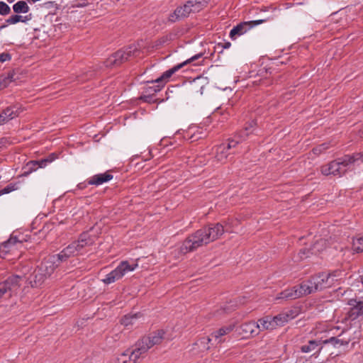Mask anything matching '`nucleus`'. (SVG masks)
<instances>
[{"instance_id": "41", "label": "nucleus", "mask_w": 363, "mask_h": 363, "mask_svg": "<svg viewBox=\"0 0 363 363\" xmlns=\"http://www.w3.org/2000/svg\"><path fill=\"white\" fill-rule=\"evenodd\" d=\"M11 58V55L6 52L0 54V62H4L10 60Z\"/></svg>"}, {"instance_id": "14", "label": "nucleus", "mask_w": 363, "mask_h": 363, "mask_svg": "<svg viewBox=\"0 0 363 363\" xmlns=\"http://www.w3.org/2000/svg\"><path fill=\"white\" fill-rule=\"evenodd\" d=\"M307 292L305 288L302 287V283L300 285L295 286L290 289H286L280 292L276 299H296L303 296H306Z\"/></svg>"}, {"instance_id": "13", "label": "nucleus", "mask_w": 363, "mask_h": 363, "mask_svg": "<svg viewBox=\"0 0 363 363\" xmlns=\"http://www.w3.org/2000/svg\"><path fill=\"white\" fill-rule=\"evenodd\" d=\"M349 310L347 312V318L351 320L363 318V300L360 298H351L348 301Z\"/></svg>"}, {"instance_id": "49", "label": "nucleus", "mask_w": 363, "mask_h": 363, "mask_svg": "<svg viewBox=\"0 0 363 363\" xmlns=\"http://www.w3.org/2000/svg\"><path fill=\"white\" fill-rule=\"evenodd\" d=\"M359 135L361 138H363V129L359 130Z\"/></svg>"}, {"instance_id": "8", "label": "nucleus", "mask_w": 363, "mask_h": 363, "mask_svg": "<svg viewBox=\"0 0 363 363\" xmlns=\"http://www.w3.org/2000/svg\"><path fill=\"white\" fill-rule=\"evenodd\" d=\"M240 141L235 139H228L227 143H222L216 147L215 159L221 163L227 162L231 155L238 153V147Z\"/></svg>"}, {"instance_id": "26", "label": "nucleus", "mask_w": 363, "mask_h": 363, "mask_svg": "<svg viewBox=\"0 0 363 363\" xmlns=\"http://www.w3.org/2000/svg\"><path fill=\"white\" fill-rule=\"evenodd\" d=\"M113 363H136V362L132 359L131 353L128 350L118 355Z\"/></svg>"}, {"instance_id": "4", "label": "nucleus", "mask_w": 363, "mask_h": 363, "mask_svg": "<svg viewBox=\"0 0 363 363\" xmlns=\"http://www.w3.org/2000/svg\"><path fill=\"white\" fill-rule=\"evenodd\" d=\"M340 271H334L331 273H322L317 276L312 277L306 281L302 282V287L305 288L307 294L315 293L326 288H329L337 281L340 276Z\"/></svg>"}, {"instance_id": "19", "label": "nucleus", "mask_w": 363, "mask_h": 363, "mask_svg": "<svg viewBox=\"0 0 363 363\" xmlns=\"http://www.w3.org/2000/svg\"><path fill=\"white\" fill-rule=\"evenodd\" d=\"M112 179L113 175L111 174L108 172H106L104 174H98L94 175L87 180V183L89 185L99 186L111 180Z\"/></svg>"}, {"instance_id": "9", "label": "nucleus", "mask_w": 363, "mask_h": 363, "mask_svg": "<svg viewBox=\"0 0 363 363\" xmlns=\"http://www.w3.org/2000/svg\"><path fill=\"white\" fill-rule=\"evenodd\" d=\"M138 52V49L136 45H131L124 50H121L116 52L110 56L106 61V67L119 66L130 57L135 56Z\"/></svg>"}, {"instance_id": "44", "label": "nucleus", "mask_w": 363, "mask_h": 363, "mask_svg": "<svg viewBox=\"0 0 363 363\" xmlns=\"http://www.w3.org/2000/svg\"><path fill=\"white\" fill-rule=\"evenodd\" d=\"M72 244L75 247L76 250H77V254H80L83 248L82 245H80L79 242L77 240H75L72 242Z\"/></svg>"}, {"instance_id": "37", "label": "nucleus", "mask_w": 363, "mask_h": 363, "mask_svg": "<svg viewBox=\"0 0 363 363\" xmlns=\"http://www.w3.org/2000/svg\"><path fill=\"white\" fill-rule=\"evenodd\" d=\"M11 12L10 7L4 1H0V14L2 16L8 15Z\"/></svg>"}, {"instance_id": "24", "label": "nucleus", "mask_w": 363, "mask_h": 363, "mask_svg": "<svg viewBox=\"0 0 363 363\" xmlns=\"http://www.w3.org/2000/svg\"><path fill=\"white\" fill-rule=\"evenodd\" d=\"M294 318L293 315H289L288 312L279 313L274 317H272V322L276 324V328L284 325L289 320Z\"/></svg>"}, {"instance_id": "22", "label": "nucleus", "mask_w": 363, "mask_h": 363, "mask_svg": "<svg viewBox=\"0 0 363 363\" xmlns=\"http://www.w3.org/2000/svg\"><path fill=\"white\" fill-rule=\"evenodd\" d=\"M257 324L259 325V332L267 330H274L276 324H274L271 316H266L258 320Z\"/></svg>"}, {"instance_id": "5", "label": "nucleus", "mask_w": 363, "mask_h": 363, "mask_svg": "<svg viewBox=\"0 0 363 363\" xmlns=\"http://www.w3.org/2000/svg\"><path fill=\"white\" fill-rule=\"evenodd\" d=\"M202 56L203 53H199L197 55H195L191 58L184 61V62L180 63L173 67L172 68L168 69L167 71L164 72L161 77H158L155 81H152V83H157V84L147 86L145 91V94L153 96L154 94L160 91L162 89V88L164 86L166 82L168 81V79L172 77L173 74H174L177 71L183 67L185 65L192 62L201 58Z\"/></svg>"}, {"instance_id": "51", "label": "nucleus", "mask_w": 363, "mask_h": 363, "mask_svg": "<svg viewBox=\"0 0 363 363\" xmlns=\"http://www.w3.org/2000/svg\"><path fill=\"white\" fill-rule=\"evenodd\" d=\"M15 0H7L9 3H13Z\"/></svg>"}, {"instance_id": "6", "label": "nucleus", "mask_w": 363, "mask_h": 363, "mask_svg": "<svg viewBox=\"0 0 363 363\" xmlns=\"http://www.w3.org/2000/svg\"><path fill=\"white\" fill-rule=\"evenodd\" d=\"M203 4L197 0H190L182 6L177 7L175 11L169 14L168 21L171 23L188 17L191 13H196L203 9Z\"/></svg>"}, {"instance_id": "30", "label": "nucleus", "mask_w": 363, "mask_h": 363, "mask_svg": "<svg viewBox=\"0 0 363 363\" xmlns=\"http://www.w3.org/2000/svg\"><path fill=\"white\" fill-rule=\"evenodd\" d=\"M29 9V6L24 1H18L13 6V10L16 13H28Z\"/></svg>"}, {"instance_id": "10", "label": "nucleus", "mask_w": 363, "mask_h": 363, "mask_svg": "<svg viewBox=\"0 0 363 363\" xmlns=\"http://www.w3.org/2000/svg\"><path fill=\"white\" fill-rule=\"evenodd\" d=\"M137 267V263L130 264L128 261H122L114 270L106 275L102 281L105 284L114 283L121 279L126 273L133 271Z\"/></svg>"}, {"instance_id": "52", "label": "nucleus", "mask_w": 363, "mask_h": 363, "mask_svg": "<svg viewBox=\"0 0 363 363\" xmlns=\"http://www.w3.org/2000/svg\"><path fill=\"white\" fill-rule=\"evenodd\" d=\"M78 186H79V188H83V186H82V184H80Z\"/></svg>"}, {"instance_id": "47", "label": "nucleus", "mask_w": 363, "mask_h": 363, "mask_svg": "<svg viewBox=\"0 0 363 363\" xmlns=\"http://www.w3.org/2000/svg\"><path fill=\"white\" fill-rule=\"evenodd\" d=\"M230 45H231V43H229V42H225V43H219L218 45V47L221 46L222 48H223V49H228V48H229L230 47Z\"/></svg>"}, {"instance_id": "17", "label": "nucleus", "mask_w": 363, "mask_h": 363, "mask_svg": "<svg viewBox=\"0 0 363 363\" xmlns=\"http://www.w3.org/2000/svg\"><path fill=\"white\" fill-rule=\"evenodd\" d=\"M239 333L245 338L256 336L259 333V325L254 321L245 323L240 326Z\"/></svg>"}, {"instance_id": "38", "label": "nucleus", "mask_w": 363, "mask_h": 363, "mask_svg": "<svg viewBox=\"0 0 363 363\" xmlns=\"http://www.w3.org/2000/svg\"><path fill=\"white\" fill-rule=\"evenodd\" d=\"M328 149V145L326 144H321L313 149V152L314 155H319L325 150Z\"/></svg>"}, {"instance_id": "16", "label": "nucleus", "mask_w": 363, "mask_h": 363, "mask_svg": "<svg viewBox=\"0 0 363 363\" xmlns=\"http://www.w3.org/2000/svg\"><path fill=\"white\" fill-rule=\"evenodd\" d=\"M22 112V108L18 106H9L0 113V125H3L9 121L18 117Z\"/></svg>"}, {"instance_id": "15", "label": "nucleus", "mask_w": 363, "mask_h": 363, "mask_svg": "<svg viewBox=\"0 0 363 363\" xmlns=\"http://www.w3.org/2000/svg\"><path fill=\"white\" fill-rule=\"evenodd\" d=\"M60 263L57 255H52L45 257L38 267L50 277Z\"/></svg>"}, {"instance_id": "27", "label": "nucleus", "mask_w": 363, "mask_h": 363, "mask_svg": "<svg viewBox=\"0 0 363 363\" xmlns=\"http://www.w3.org/2000/svg\"><path fill=\"white\" fill-rule=\"evenodd\" d=\"M31 19V14L26 16H22L18 14L13 15L10 16L9 18L6 20V23L7 25L9 24H16L18 22H23L26 23L28 21H30Z\"/></svg>"}, {"instance_id": "36", "label": "nucleus", "mask_w": 363, "mask_h": 363, "mask_svg": "<svg viewBox=\"0 0 363 363\" xmlns=\"http://www.w3.org/2000/svg\"><path fill=\"white\" fill-rule=\"evenodd\" d=\"M38 163L37 160H32L27 163L26 174L31 173L33 171H35L38 169Z\"/></svg>"}, {"instance_id": "39", "label": "nucleus", "mask_w": 363, "mask_h": 363, "mask_svg": "<svg viewBox=\"0 0 363 363\" xmlns=\"http://www.w3.org/2000/svg\"><path fill=\"white\" fill-rule=\"evenodd\" d=\"M236 307L235 304H233L232 302H230L228 306H225L222 308L224 313H229L233 310H235Z\"/></svg>"}, {"instance_id": "29", "label": "nucleus", "mask_w": 363, "mask_h": 363, "mask_svg": "<svg viewBox=\"0 0 363 363\" xmlns=\"http://www.w3.org/2000/svg\"><path fill=\"white\" fill-rule=\"evenodd\" d=\"M213 340L212 337H202L196 342L195 345H197L201 351L208 350L210 349L209 343Z\"/></svg>"}, {"instance_id": "3", "label": "nucleus", "mask_w": 363, "mask_h": 363, "mask_svg": "<svg viewBox=\"0 0 363 363\" xmlns=\"http://www.w3.org/2000/svg\"><path fill=\"white\" fill-rule=\"evenodd\" d=\"M164 334L163 330H157L139 339L133 345V349L130 351L132 359L137 362L140 359L145 357L150 348L162 342Z\"/></svg>"}, {"instance_id": "34", "label": "nucleus", "mask_w": 363, "mask_h": 363, "mask_svg": "<svg viewBox=\"0 0 363 363\" xmlns=\"http://www.w3.org/2000/svg\"><path fill=\"white\" fill-rule=\"evenodd\" d=\"M323 343L325 344V345H326V344H332L333 345L336 347L337 345H342L344 344L347 345V341L344 342L342 340H340V338L336 337H330L329 339L323 340Z\"/></svg>"}, {"instance_id": "2", "label": "nucleus", "mask_w": 363, "mask_h": 363, "mask_svg": "<svg viewBox=\"0 0 363 363\" xmlns=\"http://www.w3.org/2000/svg\"><path fill=\"white\" fill-rule=\"evenodd\" d=\"M363 163V153H354L345 155L331 161L327 164L320 167L321 173L325 176L333 175L342 177L354 165H359Z\"/></svg>"}, {"instance_id": "25", "label": "nucleus", "mask_w": 363, "mask_h": 363, "mask_svg": "<svg viewBox=\"0 0 363 363\" xmlns=\"http://www.w3.org/2000/svg\"><path fill=\"white\" fill-rule=\"evenodd\" d=\"M321 341L310 340L307 345L301 346V351L304 353H308L311 352H319L322 347L320 346Z\"/></svg>"}, {"instance_id": "46", "label": "nucleus", "mask_w": 363, "mask_h": 363, "mask_svg": "<svg viewBox=\"0 0 363 363\" xmlns=\"http://www.w3.org/2000/svg\"><path fill=\"white\" fill-rule=\"evenodd\" d=\"M57 158V156L55 153L50 154L48 157H46L48 163H51Z\"/></svg>"}, {"instance_id": "23", "label": "nucleus", "mask_w": 363, "mask_h": 363, "mask_svg": "<svg viewBox=\"0 0 363 363\" xmlns=\"http://www.w3.org/2000/svg\"><path fill=\"white\" fill-rule=\"evenodd\" d=\"M15 72L10 71L0 76V90L6 88L12 82L16 81Z\"/></svg>"}, {"instance_id": "28", "label": "nucleus", "mask_w": 363, "mask_h": 363, "mask_svg": "<svg viewBox=\"0 0 363 363\" xmlns=\"http://www.w3.org/2000/svg\"><path fill=\"white\" fill-rule=\"evenodd\" d=\"M327 247V240L325 239L320 238L315 241L310 249L311 254H316L325 250Z\"/></svg>"}, {"instance_id": "32", "label": "nucleus", "mask_w": 363, "mask_h": 363, "mask_svg": "<svg viewBox=\"0 0 363 363\" xmlns=\"http://www.w3.org/2000/svg\"><path fill=\"white\" fill-rule=\"evenodd\" d=\"M77 241L79 242L80 245H82L83 249L85 247L91 245L93 244V240L87 233H82L79 235Z\"/></svg>"}, {"instance_id": "18", "label": "nucleus", "mask_w": 363, "mask_h": 363, "mask_svg": "<svg viewBox=\"0 0 363 363\" xmlns=\"http://www.w3.org/2000/svg\"><path fill=\"white\" fill-rule=\"evenodd\" d=\"M48 277L41 272L40 268L37 267L32 274L28 278L30 283L33 287L40 286Z\"/></svg>"}, {"instance_id": "20", "label": "nucleus", "mask_w": 363, "mask_h": 363, "mask_svg": "<svg viewBox=\"0 0 363 363\" xmlns=\"http://www.w3.org/2000/svg\"><path fill=\"white\" fill-rule=\"evenodd\" d=\"M61 262H65L70 257L78 255L77 250L75 247L70 243L67 247L64 248L59 254L56 255Z\"/></svg>"}, {"instance_id": "40", "label": "nucleus", "mask_w": 363, "mask_h": 363, "mask_svg": "<svg viewBox=\"0 0 363 363\" xmlns=\"http://www.w3.org/2000/svg\"><path fill=\"white\" fill-rule=\"evenodd\" d=\"M16 189H15V186L14 185H11V184H9L8 186H6L5 188H4L3 189L1 190V192L2 193V194H9L13 191H14Z\"/></svg>"}, {"instance_id": "12", "label": "nucleus", "mask_w": 363, "mask_h": 363, "mask_svg": "<svg viewBox=\"0 0 363 363\" xmlns=\"http://www.w3.org/2000/svg\"><path fill=\"white\" fill-rule=\"evenodd\" d=\"M266 21V19H260L256 21L242 22L238 24L236 26L233 27V28L230 32V37L231 39L234 40L236 38L237 36H240L246 33L253 27L258 26L262 23H264Z\"/></svg>"}, {"instance_id": "21", "label": "nucleus", "mask_w": 363, "mask_h": 363, "mask_svg": "<svg viewBox=\"0 0 363 363\" xmlns=\"http://www.w3.org/2000/svg\"><path fill=\"white\" fill-rule=\"evenodd\" d=\"M234 325H229L227 326L222 327L218 330L211 333V336L212 338L217 342V343L221 342V337L230 333L234 329Z\"/></svg>"}, {"instance_id": "33", "label": "nucleus", "mask_w": 363, "mask_h": 363, "mask_svg": "<svg viewBox=\"0 0 363 363\" xmlns=\"http://www.w3.org/2000/svg\"><path fill=\"white\" fill-rule=\"evenodd\" d=\"M252 128V125L250 124V126L246 127L244 130H240L239 133H238L233 139L235 140L240 141V143L244 141L246 138L252 133L250 131V129Z\"/></svg>"}, {"instance_id": "45", "label": "nucleus", "mask_w": 363, "mask_h": 363, "mask_svg": "<svg viewBox=\"0 0 363 363\" xmlns=\"http://www.w3.org/2000/svg\"><path fill=\"white\" fill-rule=\"evenodd\" d=\"M308 252H309V250H307L306 249H302L300 250V257L301 259H303V258H306V257H308Z\"/></svg>"}, {"instance_id": "43", "label": "nucleus", "mask_w": 363, "mask_h": 363, "mask_svg": "<svg viewBox=\"0 0 363 363\" xmlns=\"http://www.w3.org/2000/svg\"><path fill=\"white\" fill-rule=\"evenodd\" d=\"M38 163L39 168H43L48 165V162L46 158L42 159L40 160H37Z\"/></svg>"}, {"instance_id": "48", "label": "nucleus", "mask_w": 363, "mask_h": 363, "mask_svg": "<svg viewBox=\"0 0 363 363\" xmlns=\"http://www.w3.org/2000/svg\"><path fill=\"white\" fill-rule=\"evenodd\" d=\"M7 26H8V25H7V24H6V23L5 22V23H4V24H3L2 26H0V30H1V29H3V28H4L7 27Z\"/></svg>"}, {"instance_id": "50", "label": "nucleus", "mask_w": 363, "mask_h": 363, "mask_svg": "<svg viewBox=\"0 0 363 363\" xmlns=\"http://www.w3.org/2000/svg\"><path fill=\"white\" fill-rule=\"evenodd\" d=\"M203 86L202 85L201 86V94H203Z\"/></svg>"}, {"instance_id": "31", "label": "nucleus", "mask_w": 363, "mask_h": 363, "mask_svg": "<svg viewBox=\"0 0 363 363\" xmlns=\"http://www.w3.org/2000/svg\"><path fill=\"white\" fill-rule=\"evenodd\" d=\"M139 317H140V315L139 313L128 314L125 315L121 319V323L122 325L125 326H128L130 325L135 323V321Z\"/></svg>"}, {"instance_id": "1", "label": "nucleus", "mask_w": 363, "mask_h": 363, "mask_svg": "<svg viewBox=\"0 0 363 363\" xmlns=\"http://www.w3.org/2000/svg\"><path fill=\"white\" fill-rule=\"evenodd\" d=\"M224 228L220 223L211 224L189 235L180 246L182 254H186L206 245L220 238L224 233Z\"/></svg>"}, {"instance_id": "7", "label": "nucleus", "mask_w": 363, "mask_h": 363, "mask_svg": "<svg viewBox=\"0 0 363 363\" xmlns=\"http://www.w3.org/2000/svg\"><path fill=\"white\" fill-rule=\"evenodd\" d=\"M25 280L24 275H12L0 282V299L16 294Z\"/></svg>"}, {"instance_id": "35", "label": "nucleus", "mask_w": 363, "mask_h": 363, "mask_svg": "<svg viewBox=\"0 0 363 363\" xmlns=\"http://www.w3.org/2000/svg\"><path fill=\"white\" fill-rule=\"evenodd\" d=\"M353 250L357 252H363V236L353 240Z\"/></svg>"}, {"instance_id": "42", "label": "nucleus", "mask_w": 363, "mask_h": 363, "mask_svg": "<svg viewBox=\"0 0 363 363\" xmlns=\"http://www.w3.org/2000/svg\"><path fill=\"white\" fill-rule=\"evenodd\" d=\"M141 99L147 103H151V102L154 101V100L152 99V95L147 94L143 95L141 96Z\"/></svg>"}, {"instance_id": "11", "label": "nucleus", "mask_w": 363, "mask_h": 363, "mask_svg": "<svg viewBox=\"0 0 363 363\" xmlns=\"http://www.w3.org/2000/svg\"><path fill=\"white\" fill-rule=\"evenodd\" d=\"M23 245L22 241L16 236L11 235L8 240L1 244L0 257L5 259L8 255L18 256V252L23 247Z\"/></svg>"}]
</instances>
